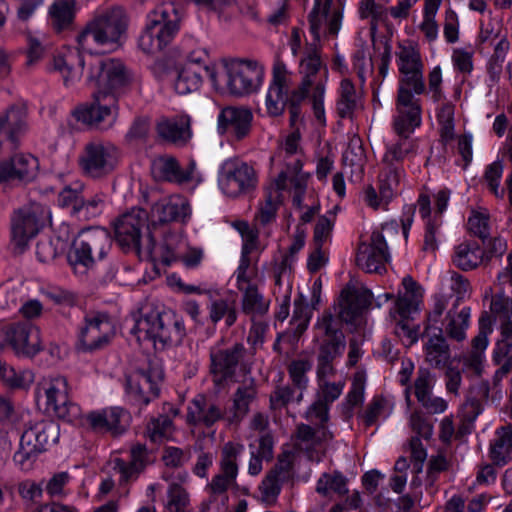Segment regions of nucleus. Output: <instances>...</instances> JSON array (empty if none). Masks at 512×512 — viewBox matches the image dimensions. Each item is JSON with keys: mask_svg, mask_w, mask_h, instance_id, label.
Listing matches in <instances>:
<instances>
[{"mask_svg": "<svg viewBox=\"0 0 512 512\" xmlns=\"http://www.w3.org/2000/svg\"><path fill=\"white\" fill-rule=\"evenodd\" d=\"M85 66L86 82L98 92V98L102 95L117 98L134 80L132 72L115 58L103 59L92 54L84 56L78 50L66 49L52 60V69L61 75L66 86L80 80Z\"/></svg>", "mask_w": 512, "mask_h": 512, "instance_id": "1", "label": "nucleus"}, {"mask_svg": "<svg viewBox=\"0 0 512 512\" xmlns=\"http://www.w3.org/2000/svg\"><path fill=\"white\" fill-rule=\"evenodd\" d=\"M130 331L138 342H147L156 350L178 344L185 336L182 319L170 310L151 311L134 317Z\"/></svg>", "mask_w": 512, "mask_h": 512, "instance_id": "2", "label": "nucleus"}, {"mask_svg": "<svg viewBox=\"0 0 512 512\" xmlns=\"http://www.w3.org/2000/svg\"><path fill=\"white\" fill-rule=\"evenodd\" d=\"M129 25V16L122 7H113L97 15L78 36L79 49L88 54L93 44L103 49H115L120 45Z\"/></svg>", "mask_w": 512, "mask_h": 512, "instance_id": "3", "label": "nucleus"}, {"mask_svg": "<svg viewBox=\"0 0 512 512\" xmlns=\"http://www.w3.org/2000/svg\"><path fill=\"white\" fill-rule=\"evenodd\" d=\"M264 79L262 65L251 60L225 61L214 65L211 74L213 87L221 93L243 96L257 91Z\"/></svg>", "mask_w": 512, "mask_h": 512, "instance_id": "4", "label": "nucleus"}, {"mask_svg": "<svg viewBox=\"0 0 512 512\" xmlns=\"http://www.w3.org/2000/svg\"><path fill=\"white\" fill-rule=\"evenodd\" d=\"M180 20L179 10L174 3L157 6L146 15L144 28L138 37V48L149 55L160 53L178 33Z\"/></svg>", "mask_w": 512, "mask_h": 512, "instance_id": "5", "label": "nucleus"}, {"mask_svg": "<svg viewBox=\"0 0 512 512\" xmlns=\"http://www.w3.org/2000/svg\"><path fill=\"white\" fill-rule=\"evenodd\" d=\"M301 81L294 90L295 98L309 96L314 117L317 123L324 126L326 123L324 98L328 71L323 66L318 52L313 49L305 53L299 63Z\"/></svg>", "mask_w": 512, "mask_h": 512, "instance_id": "6", "label": "nucleus"}, {"mask_svg": "<svg viewBox=\"0 0 512 512\" xmlns=\"http://www.w3.org/2000/svg\"><path fill=\"white\" fill-rule=\"evenodd\" d=\"M300 142L301 135L296 129L279 142L276 152L271 157V165L277 171V176L283 172L285 183L294 188L293 202L297 206H301L307 181V175L302 172L304 153Z\"/></svg>", "mask_w": 512, "mask_h": 512, "instance_id": "7", "label": "nucleus"}, {"mask_svg": "<svg viewBox=\"0 0 512 512\" xmlns=\"http://www.w3.org/2000/svg\"><path fill=\"white\" fill-rule=\"evenodd\" d=\"M59 426L46 419H30L25 422L18 450L13 460L22 471H30L38 458L59 439Z\"/></svg>", "mask_w": 512, "mask_h": 512, "instance_id": "8", "label": "nucleus"}, {"mask_svg": "<svg viewBox=\"0 0 512 512\" xmlns=\"http://www.w3.org/2000/svg\"><path fill=\"white\" fill-rule=\"evenodd\" d=\"M38 402L43 401L45 410L70 423H83L80 406L69 398V384L61 375L44 377L35 388Z\"/></svg>", "mask_w": 512, "mask_h": 512, "instance_id": "9", "label": "nucleus"}, {"mask_svg": "<svg viewBox=\"0 0 512 512\" xmlns=\"http://www.w3.org/2000/svg\"><path fill=\"white\" fill-rule=\"evenodd\" d=\"M111 247L107 230L94 228L79 233L68 253V262L74 273L85 275L98 260H102Z\"/></svg>", "mask_w": 512, "mask_h": 512, "instance_id": "10", "label": "nucleus"}, {"mask_svg": "<svg viewBox=\"0 0 512 512\" xmlns=\"http://www.w3.org/2000/svg\"><path fill=\"white\" fill-rule=\"evenodd\" d=\"M121 159L119 148L109 141L88 142L79 156V166L84 175L92 179H102L112 174Z\"/></svg>", "mask_w": 512, "mask_h": 512, "instance_id": "11", "label": "nucleus"}, {"mask_svg": "<svg viewBox=\"0 0 512 512\" xmlns=\"http://www.w3.org/2000/svg\"><path fill=\"white\" fill-rule=\"evenodd\" d=\"M51 222L48 206L30 202L14 212L11 221L12 242L21 251L39 231Z\"/></svg>", "mask_w": 512, "mask_h": 512, "instance_id": "12", "label": "nucleus"}, {"mask_svg": "<svg viewBox=\"0 0 512 512\" xmlns=\"http://www.w3.org/2000/svg\"><path fill=\"white\" fill-rule=\"evenodd\" d=\"M497 283L500 286L506 284L512 286V251L507 257V266L497 275ZM491 311L501 321V340L497 343V348L494 351V359L499 363L512 351V301L510 302L501 292L493 297Z\"/></svg>", "mask_w": 512, "mask_h": 512, "instance_id": "13", "label": "nucleus"}, {"mask_svg": "<svg viewBox=\"0 0 512 512\" xmlns=\"http://www.w3.org/2000/svg\"><path fill=\"white\" fill-rule=\"evenodd\" d=\"M257 174L247 163L228 159L222 165L219 177V187L229 197H237L248 193L257 186Z\"/></svg>", "mask_w": 512, "mask_h": 512, "instance_id": "14", "label": "nucleus"}, {"mask_svg": "<svg viewBox=\"0 0 512 512\" xmlns=\"http://www.w3.org/2000/svg\"><path fill=\"white\" fill-rule=\"evenodd\" d=\"M294 83L293 72L282 61H276L272 78L265 96V109L268 115L277 117L283 114L290 103V93Z\"/></svg>", "mask_w": 512, "mask_h": 512, "instance_id": "15", "label": "nucleus"}, {"mask_svg": "<svg viewBox=\"0 0 512 512\" xmlns=\"http://www.w3.org/2000/svg\"><path fill=\"white\" fill-rule=\"evenodd\" d=\"M343 7L334 0H315L308 15L310 32L315 40L336 36L341 29Z\"/></svg>", "mask_w": 512, "mask_h": 512, "instance_id": "16", "label": "nucleus"}, {"mask_svg": "<svg viewBox=\"0 0 512 512\" xmlns=\"http://www.w3.org/2000/svg\"><path fill=\"white\" fill-rule=\"evenodd\" d=\"M115 335V327L105 313L87 314L79 332V347L85 352H93L107 346Z\"/></svg>", "mask_w": 512, "mask_h": 512, "instance_id": "17", "label": "nucleus"}, {"mask_svg": "<svg viewBox=\"0 0 512 512\" xmlns=\"http://www.w3.org/2000/svg\"><path fill=\"white\" fill-rule=\"evenodd\" d=\"M1 335L18 356L31 358L43 349L40 330L31 323L10 324L2 329Z\"/></svg>", "mask_w": 512, "mask_h": 512, "instance_id": "18", "label": "nucleus"}, {"mask_svg": "<svg viewBox=\"0 0 512 512\" xmlns=\"http://www.w3.org/2000/svg\"><path fill=\"white\" fill-rule=\"evenodd\" d=\"M151 172L156 180L168 181L179 185L195 187L203 180L194 160L189 161L186 167H182L175 158L170 156L154 159L151 165Z\"/></svg>", "mask_w": 512, "mask_h": 512, "instance_id": "19", "label": "nucleus"}, {"mask_svg": "<svg viewBox=\"0 0 512 512\" xmlns=\"http://www.w3.org/2000/svg\"><path fill=\"white\" fill-rule=\"evenodd\" d=\"M390 252L385 237L380 230H374L367 241L360 243L356 264L367 273H381L390 261Z\"/></svg>", "mask_w": 512, "mask_h": 512, "instance_id": "20", "label": "nucleus"}, {"mask_svg": "<svg viewBox=\"0 0 512 512\" xmlns=\"http://www.w3.org/2000/svg\"><path fill=\"white\" fill-rule=\"evenodd\" d=\"M29 130L28 107L24 102L9 105L0 112V153L6 144L14 147Z\"/></svg>", "mask_w": 512, "mask_h": 512, "instance_id": "21", "label": "nucleus"}, {"mask_svg": "<svg viewBox=\"0 0 512 512\" xmlns=\"http://www.w3.org/2000/svg\"><path fill=\"white\" fill-rule=\"evenodd\" d=\"M148 216L145 210L133 208L122 214L114 223L115 237L124 248H138L143 231L147 228Z\"/></svg>", "mask_w": 512, "mask_h": 512, "instance_id": "22", "label": "nucleus"}, {"mask_svg": "<svg viewBox=\"0 0 512 512\" xmlns=\"http://www.w3.org/2000/svg\"><path fill=\"white\" fill-rule=\"evenodd\" d=\"M213 72L214 65L210 66L208 64V55L206 53H202L198 57L191 55L178 72L174 82L175 91L180 95L197 91L202 84L203 75H207L211 80Z\"/></svg>", "mask_w": 512, "mask_h": 512, "instance_id": "23", "label": "nucleus"}, {"mask_svg": "<svg viewBox=\"0 0 512 512\" xmlns=\"http://www.w3.org/2000/svg\"><path fill=\"white\" fill-rule=\"evenodd\" d=\"M252 111L244 106H227L217 117V131L234 140L246 138L252 127Z\"/></svg>", "mask_w": 512, "mask_h": 512, "instance_id": "24", "label": "nucleus"}, {"mask_svg": "<svg viewBox=\"0 0 512 512\" xmlns=\"http://www.w3.org/2000/svg\"><path fill=\"white\" fill-rule=\"evenodd\" d=\"M328 405V403L318 399L306 412L307 419L312 423L319 424V427L312 428L305 424L298 427L297 437L300 441L306 443V448L321 446L323 442L328 441L332 437L324 425L329 418Z\"/></svg>", "mask_w": 512, "mask_h": 512, "instance_id": "25", "label": "nucleus"}, {"mask_svg": "<svg viewBox=\"0 0 512 512\" xmlns=\"http://www.w3.org/2000/svg\"><path fill=\"white\" fill-rule=\"evenodd\" d=\"M163 372L158 367H149L132 372L126 379V391L139 404L147 405L151 396L158 395V384Z\"/></svg>", "mask_w": 512, "mask_h": 512, "instance_id": "26", "label": "nucleus"}, {"mask_svg": "<svg viewBox=\"0 0 512 512\" xmlns=\"http://www.w3.org/2000/svg\"><path fill=\"white\" fill-rule=\"evenodd\" d=\"M83 423L77 425L88 426L97 432H109L113 435L122 434L128 427L130 416L121 407H107L91 411L86 416L82 415Z\"/></svg>", "mask_w": 512, "mask_h": 512, "instance_id": "27", "label": "nucleus"}, {"mask_svg": "<svg viewBox=\"0 0 512 512\" xmlns=\"http://www.w3.org/2000/svg\"><path fill=\"white\" fill-rule=\"evenodd\" d=\"M422 123L420 100L413 94L397 95L393 128L397 135H410Z\"/></svg>", "mask_w": 512, "mask_h": 512, "instance_id": "28", "label": "nucleus"}, {"mask_svg": "<svg viewBox=\"0 0 512 512\" xmlns=\"http://www.w3.org/2000/svg\"><path fill=\"white\" fill-rule=\"evenodd\" d=\"M244 346L234 344L228 349L212 350L210 372L214 384L220 389L233 378L236 367L244 355Z\"/></svg>", "mask_w": 512, "mask_h": 512, "instance_id": "29", "label": "nucleus"}, {"mask_svg": "<svg viewBox=\"0 0 512 512\" xmlns=\"http://www.w3.org/2000/svg\"><path fill=\"white\" fill-rule=\"evenodd\" d=\"M292 476V461L289 455L278 458L275 466L266 474L259 485V493L262 502L267 505L276 503L282 484Z\"/></svg>", "mask_w": 512, "mask_h": 512, "instance_id": "30", "label": "nucleus"}, {"mask_svg": "<svg viewBox=\"0 0 512 512\" xmlns=\"http://www.w3.org/2000/svg\"><path fill=\"white\" fill-rule=\"evenodd\" d=\"M316 327L324 335L318 356L332 360L340 357L345 350L346 342L344 334L332 314L324 313L318 319Z\"/></svg>", "mask_w": 512, "mask_h": 512, "instance_id": "31", "label": "nucleus"}, {"mask_svg": "<svg viewBox=\"0 0 512 512\" xmlns=\"http://www.w3.org/2000/svg\"><path fill=\"white\" fill-rule=\"evenodd\" d=\"M38 168V159L33 155H14L10 160L0 161V184L32 181L37 175Z\"/></svg>", "mask_w": 512, "mask_h": 512, "instance_id": "32", "label": "nucleus"}, {"mask_svg": "<svg viewBox=\"0 0 512 512\" xmlns=\"http://www.w3.org/2000/svg\"><path fill=\"white\" fill-rule=\"evenodd\" d=\"M191 215L188 200L182 195H172L156 202L151 209L153 225L174 221L185 222Z\"/></svg>", "mask_w": 512, "mask_h": 512, "instance_id": "33", "label": "nucleus"}, {"mask_svg": "<svg viewBox=\"0 0 512 512\" xmlns=\"http://www.w3.org/2000/svg\"><path fill=\"white\" fill-rule=\"evenodd\" d=\"M98 92H93V103L83 105L74 111V115L78 121L89 125H97L111 116H115L118 105L117 98L102 95L98 98Z\"/></svg>", "mask_w": 512, "mask_h": 512, "instance_id": "34", "label": "nucleus"}, {"mask_svg": "<svg viewBox=\"0 0 512 512\" xmlns=\"http://www.w3.org/2000/svg\"><path fill=\"white\" fill-rule=\"evenodd\" d=\"M188 477L185 471L177 472L176 475L163 473L162 479L169 483L164 504L165 512H189L190 495L181 485L187 481Z\"/></svg>", "mask_w": 512, "mask_h": 512, "instance_id": "35", "label": "nucleus"}, {"mask_svg": "<svg viewBox=\"0 0 512 512\" xmlns=\"http://www.w3.org/2000/svg\"><path fill=\"white\" fill-rule=\"evenodd\" d=\"M402 286L403 290L398 292L391 314L393 316L398 314L402 319H405L419 310L423 298V289L410 276L403 278Z\"/></svg>", "mask_w": 512, "mask_h": 512, "instance_id": "36", "label": "nucleus"}, {"mask_svg": "<svg viewBox=\"0 0 512 512\" xmlns=\"http://www.w3.org/2000/svg\"><path fill=\"white\" fill-rule=\"evenodd\" d=\"M491 333L492 327L489 317H481L479 332L472 340L471 351L463 358L465 367L471 369L475 374L479 375L483 370L485 351L489 344L488 336Z\"/></svg>", "mask_w": 512, "mask_h": 512, "instance_id": "37", "label": "nucleus"}, {"mask_svg": "<svg viewBox=\"0 0 512 512\" xmlns=\"http://www.w3.org/2000/svg\"><path fill=\"white\" fill-rule=\"evenodd\" d=\"M289 185L285 183V174L283 172L274 179L272 184L266 189L263 202L259 204L255 217L257 222L267 225L276 218L277 210L282 202L281 193Z\"/></svg>", "mask_w": 512, "mask_h": 512, "instance_id": "38", "label": "nucleus"}, {"mask_svg": "<svg viewBox=\"0 0 512 512\" xmlns=\"http://www.w3.org/2000/svg\"><path fill=\"white\" fill-rule=\"evenodd\" d=\"M157 132L164 140L184 145L192 137L191 119L185 114L163 118L157 124Z\"/></svg>", "mask_w": 512, "mask_h": 512, "instance_id": "39", "label": "nucleus"}, {"mask_svg": "<svg viewBox=\"0 0 512 512\" xmlns=\"http://www.w3.org/2000/svg\"><path fill=\"white\" fill-rule=\"evenodd\" d=\"M372 293L364 288L344 289L341 292L339 316L345 322H351L365 307L371 304Z\"/></svg>", "mask_w": 512, "mask_h": 512, "instance_id": "40", "label": "nucleus"}, {"mask_svg": "<svg viewBox=\"0 0 512 512\" xmlns=\"http://www.w3.org/2000/svg\"><path fill=\"white\" fill-rule=\"evenodd\" d=\"M425 361L433 368L443 369L450 360L449 345L443 336L442 328H437V332L428 335L424 344Z\"/></svg>", "mask_w": 512, "mask_h": 512, "instance_id": "41", "label": "nucleus"}, {"mask_svg": "<svg viewBox=\"0 0 512 512\" xmlns=\"http://www.w3.org/2000/svg\"><path fill=\"white\" fill-rule=\"evenodd\" d=\"M254 382L239 386L233 395V404L229 409L226 420L229 424H239L249 412V406L256 398Z\"/></svg>", "mask_w": 512, "mask_h": 512, "instance_id": "42", "label": "nucleus"}, {"mask_svg": "<svg viewBox=\"0 0 512 512\" xmlns=\"http://www.w3.org/2000/svg\"><path fill=\"white\" fill-rule=\"evenodd\" d=\"M471 310L463 307L460 310L453 306L448 310L442 324L446 335L454 341L462 342L466 339V331L470 325Z\"/></svg>", "mask_w": 512, "mask_h": 512, "instance_id": "43", "label": "nucleus"}, {"mask_svg": "<svg viewBox=\"0 0 512 512\" xmlns=\"http://www.w3.org/2000/svg\"><path fill=\"white\" fill-rule=\"evenodd\" d=\"M405 178L402 165L383 163L379 174V192L384 200H392L401 190Z\"/></svg>", "mask_w": 512, "mask_h": 512, "instance_id": "44", "label": "nucleus"}, {"mask_svg": "<svg viewBox=\"0 0 512 512\" xmlns=\"http://www.w3.org/2000/svg\"><path fill=\"white\" fill-rule=\"evenodd\" d=\"M484 250L474 241H463L454 248L452 261L463 271L477 268L484 261Z\"/></svg>", "mask_w": 512, "mask_h": 512, "instance_id": "45", "label": "nucleus"}, {"mask_svg": "<svg viewBox=\"0 0 512 512\" xmlns=\"http://www.w3.org/2000/svg\"><path fill=\"white\" fill-rule=\"evenodd\" d=\"M363 108L361 96L350 79H343L339 87L337 112L341 118L352 119Z\"/></svg>", "mask_w": 512, "mask_h": 512, "instance_id": "46", "label": "nucleus"}, {"mask_svg": "<svg viewBox=\"0 0 512 512\" xmlns=\"http://www.w3.org/2000/svg\"><path fill=\"white\" fill-rule=\"evenodd\" d=\"M223 417V412L219 406L210 403L206 404L205 398L197 396L188 408L187 420L191 424L203 423L211 426Z\"/></svg>", "mask_w": 512, "mask_h": 512, "instance_id": "47", "label": "nucleus"}, {"mask_svg": "<svg viewBox=\"0 0 512 512\" xmlns=\"http://www.w3.org/2000/svg\"><path fill=\"white\" fill-rule=\"evenodd\" d=\"M490 457L494 464L505 465L512 460V426L500 427L490 443Z\"/></svg>", "mask_w": 512, "mask_h": 512, "instance_id": "48", "label": "nucleus"}, {"mask_svg": "<svg viewBox=\"0 0 512 512\" xmlns=\"http://www.w3.org/2000/svg\"><path fill=\"white\" fill-rule=\"evenodd\" d=\"M241 293L242 312L252 318L265 315L270 306L267 299L259 290L258 286L239 291Z\"/></svg>", "mask_w": 512, "mask_h": 512, "instance_id": "49", "label": "nucleus"}, {"mask_svg": "<svg viewBox=\"0 0 512 512\" xmlns=\"http://www.w3.org/2000/svg\"><path fill=\"white\" fill-rule=\"evenodd\" d=\"M48 13L55 29L60 31L68 28L75 17V0H54Z\"/></svg>", "mask_w": 512, "mask_h": 512, "instance_id": "50", "label": "nucleus"}, {"mask_svg": "<svg viewBox=\"0 0 512 512\" xmlns=\"http://www.w3.org/2000/svg\"><path fill=\"white\" fill-rule=\"evenodd\" d=\"M441 3L442 0H425L423 19L419 24V30L429 43H434L438 39L439 26L436 21V15Z\"/></svg>", "mask_w": 512, "mask_h": 512, "instance_id": "51", "label": "nucleus"}, {"mask_svg": "<svg viewBox=\"0 0 512 512\" xmlns=\"http://www.w3.org/2000/svg\"><path fill=\"white\" fill-rule=\"evenodd\" d=\"M399 139L387 146L383 155V163L402 165L404 159L416 153V145L409 135H398Z\"/></svg>", "mask_w": 512, "mask_h": 512, "instance_id": "52", "label": "nucleus"}, {"mask_svg": "<svg viewBox=\"0 0 512 512\" xmlns=\"http://www.w3.org/2000/svg\"><path fill=\"white\" fill-rule=\"evenodd\" d=\"M343 163L345 168H350L351 174L360 177L365 164V153L362 141L359 137H352L343 152Z\"/></svg>", "mask_w": 512, "mask_h": 512, "instance_id": "53", "label": "nucleus"}, {"mask_svg": "<svg viewBox=\"0 0 512 512\" xmlns=\"http://www.w3.org/2000/svg\"><path fill=\"white\" fill-rule=\"evenodd\" d=\"M84 184L79 180H69L63 183V187L59 190L58 204L63 208H71L72 213L76 214L80 203H82V192Z\"/></svg>", "mask_w": 512, "mask_h": 512, "instance_id": "54", "label": "nucleus"}, {"mask_svg": "<svg viewBox=\"0 0 512 512\" xmlns=\"http://www.w3.org/2000/svg\"><path fill=\"white\" fill-rule=\"evenodd\" d=\"M258 259L255 261L246 256L240 257L237 269L234 272L236 288L238 291L257 286L255 279L258 276Z\"/></svg>", "mask_w": 512, "mask_h": 512, "instance_id": "55", "label": "nucleus"}, {"mask_svg": "<svg viewBox=\"0 0 512 512\" xmlns=\"http://www.w3.org/2000/svg\"><path fill=\"white\" fill-rule=\"evenodd\" d=\"M316 492L328 496L331 492L344 495L348 492L347 479L340 472L323 473L317 481Z\"/></svg>", "mask_w": 512, "mask_h": 512, "instance_id": "56", "label": "nucleus"}, {"mask_svg": "<svg viewBox=\"0 0 512 512\" xmlns=\"http://www.w3.org/2000/svg\"><path fill=\"white\" fill-rule=\"evenodd\" d=\"M209 319L216 324L223 318L227 326H232L237 320V311L234 301L227 299L212 300L209 307Z\"/></svg>", "mask_w": 512, "mask_h": 512, "instance_id": "57", "label": "nucleus"}, {"mask_svg": "<svg viewBox=\"0 0 512 512\" xmlns=\"http://www.w3.org/2000/svg\"><path fill=\"white\" fill-rule=\"evenodd\" d=\"M34 373L29 370L16 371L0 360V379L12 388H27L34 382Z\"/></svg>", "mask_w": 512, "mask_h": 512, "instance_id": "58", "label": "nucleus"}, {"mask_svg": "<svg viewBox=\"0 0 512 512\" xmlns=\"http://www.w3.org/2000/svg\"><path fill=\"white\" fill-rule=\"evenodd\" d=\"M358 14L362 20H369L374 30L379 24L385 23L388 17V8L375 0H361L358 6Z\"/></svg>", "mask_w": 512, "mask_h": 512, "instance_id": "59", "label": "nucleus"}, {"mask_svg": "<svg viewBox=\"0 0 512 512\" xmlns=\"http://www.w3.org/2000/svg\"><path fill=\"white\" fill-rule=\"evenodd\" d=\"M454 106L450 103H444L437 113V121L442 141L447 144L454 139Z\"/></svg>", "mask_w": 512, "mask_h": 512, "instance_id": "60", "label": "nucleus"}, {"mask_svg": "<svg viewBox=\"0 0 512 512\" xmlns=\"http://www.w3.org/2000/svg\"><path fill=\"white\" fill-rule=\"evenodd\" d=\"M397 65L399 72L424 70L420 51L412 45L400 48L397 53Z\"/></svg>", "mask_w": 512, "mask_h": 512, "instance_id": "61", "label": "nucleus"}, {"mask_svg": "<svg viewBox=\"0 0 512 512\" xmlns=\"http://www.w3.org/2000/svg\"><path fill=\"white\" fill-rule=\"evenodd\" d=\"M237 474L229 473L227 471H220L219 474L213 477L209 484V490L213 500L219 499L224 505L228 500L227 490L232 487L236 482Z\"/></svg>", "mask_w": 512, "mask_h": 512, "instance_id": "62", "label": "nucleus"}, {"mask_svg": "<svg viewBox=\"0 0 512 512\" xmlns=\"http://www.w3.org/2000/svg\"><path fill=\"white\" fill-rule=\"evenodd\" d=\"M68 239L56 237L53 239H42L37 243L36 255L41 262L53 260L58 254L66 250Z\"/></svg>", "mask_w": 512, "mask_h": 512, "instance_id": "63", "label": "nucleus"}, {"mask_svg": "<svg viewBox=\"0 0 512 512\" xmlns=\"http://www.w3.org/2000/svg\"><path fill=\"white\" fill-rule=\"evenodd\" d=\"M173 423L168 416L161 415L153 418L147 424L146 435L152 442H161L171 437Z\"/></svg>", "mask_w": 512, "mask_h": 512, "instance_id": "64", "label": "nucleus"}]
</instances>
